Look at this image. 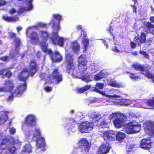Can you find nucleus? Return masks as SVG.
<instances>
[{"label":"nucleus","instance_id":"obj_58","mask_svg":"<svg viewBox=\"0 0 154 154\" xmlns=\"http://www.w3.org/2000/svg\"><path fill=\"white\" fill-rule=\"evenodd\" d=\"M44 89L47 92H50L52 90V88L51 87L48 86H46L44 87Z\"/></svg>","mask_w":154,"mask_h":154},{"label":"nucleus","instance_id":"obj_29","mask_svg":"<svg viewBox=\"0 0 154 154\" xmlns=\"http://www.w3.org/2000/svg\"><path fill=\"white\" fill-rule=\"evenodd\" d=\"M42 51L45 53H48L49 54L52 53V51L48 49V44L43 42L40 43Z\"/></svg>","mask_w":154,"mask_h":154},{"label":"nucleus","instance_id":"obj_9","mask_svg":"<svg viewBox=\"0 0 154 154\" xmlns=\"http://www.w3.org/2000/svg\"><path fill=\"white\" fill-rule=\"evenodd\" d=\"M93 126L92 122L86 121L81 123L79 126L78 129L81 133H88L92 130Z\"/></svg>","mask_w":154,"mask_h":154},{"label":"nucleus","instance_id":"obj_42","mask_svg":"<svg viewBox=\"0 0 154 154\" xmlns=\"http://www.w3.org/2000/svg\"><path fill=\"white\" fill-rule=\"evenodd\" d=\"M140 54L142 55L144 57L147 59H149V54L147 53L146 52L144 51H139Z\"/></svg>","mask_w":154,"mask_h":154},{"label":"nucleus","instance_id":"obj_48","mask_svg":"<svg viewBox=\"0 0 154 154\" xmlns=\"http://www.w3.org/2000/svg\"><path fill=\"white\" fill-rule=\"evenodd\" d=\"M9 37L10 39L14 38V39L17 38L16 34L12 32H9Z\"/></svg>","mask_w":154,"mask_h":154},{"label":"nucleus","instance_id":"obj_28","mask_svg":"<svg viewBox=\"0 0 154 154\" xmlns=\"http://www.w3.org/2000/svg\"><path fill=\"white\" fill-rule=\"evenodd\" d=\"M40 34L42 41L45 42L47 41L49 37L48 32L46 31H41Z\"/></svg>","mask_w":154,"mask_h":154},{"label":"nucleus","instance_id":"obj_46","mask_svg":"<svg viewBox=\"0 0 154 154\" xmlns=\"http://www.w3.org/2000/svg\"><path fill=\"white\" fill-rule=\"evenodd\" d=\"M93 91L95 92L98 93L99 94H100L103 96L105 95V94L104 92L103 91H101L99 90V89H98L96 88H94L93 89Z\"/></svg>","mask_w":154,"mask_h":154},{"label":"nucleus","instance_id":"obj_34","mask_svg":"<svg viewBox=\"0 0 154 154\" xmlns=\"http://www.w3.org/2000/svg\"><path fill=\"white\" fill-rule=\"evenodd\" d=\"M82 42L83 45L84 51L85 52L87 51V48L89 45V39L87 38H83Z\"/></svg>","mask_w":154,"mask_h":154},{"label":"nucleus","instance_id":"obj_47","mask_svg":"<svg viewBox=\"0 0 154 154\" xmlns=\"http://www.w3.org/2000/svg\"><path fill=\"white\" fill-rule=\"evenodd\" d=\"M12 75V72L10 70H7L4 74V76L7 78L11 77Z\"/></svg>","mask_w":154,"mask_h":154},{"label":"nucleus","instance_id":"obj_40","mask_svg":"<svg viewBox=\"0 0 154 154\" xmlns=\"http://www.w3.org/2000/svg\"><path fill=\"white\" fill-rule=\"evenodd\" d=\"M148 105L152 109H154V97L152 99L149 100L147 102Z\"/></svg>","mask_w":154,"mask_h":154},{"label":"nucleus","instance_id":"obj_59","mask_svg":"<svg viewBox=\"0 0 154 154\" xmlns=\"http://www.w3.org/2000/svg\"><path fill=\"white\" fill-rule=\"evenodd\" d=\"M16 12V10L14 8H12L9 11V14H12L15 13Z\"/></svg>","mask_w":154,"mask_h":154},{"label":"nucleus","instance_id":"obj_22","mask_svg":"<svg viewBox=\"0 0 154 154\" xmlns=\"http://www.w3.org/2000/svg\"><path fill=\"white\" fill-rule=\"evenodd\" d=\"M30 38L32 42L35 44L37 43L39 41V37L37 33L32 32L30 35Z\"/></svg>","mask_w":154,"mask_h":154},{"label":"nucleus","instance_id":"obj_20","mask_svg":"<svg viewBox=\"0 0 154 154\" xmlns=\"http://www.w3.org/2000/svg\"><path fill=\"white\" fill-rule=\"evenodd\" d=\"M110 147L106 144H103L97 152V154H106L109 151Z\"/></svg>","mask_w":154,"mask_h":154},{"label":"nucleus","instance_id":"obj_23","mask_svg":"<svg viewBox=\"0 0 154 154\" xmlns=\"http://www.w3.org/2000/svg\"><path fill=\"white\" fill-rule=\"evenodd\" d=\"M53 17L56 20L58 21V24H56L55 23H53V27L55 28L56 26L57 28L56 30L57 31L59 30L60 28L59 23L60 21L62 20V18L61 16L58 14H55L53 15Z\"/></svg>","mask_w":154,"mask_h":154},{"label":"nucleus","instance_id":"obj_44","mask_svg":"<svg viewBox=\"0 0 154 154\" xmlns=\"http://www.w3.org/2000/svg\"><path fill=\"white\" fill-rule=\"evenodd\" d=\"M104 87V84L102 83L97 82L95 85V87L98 89H103Z\"/></svg>","mask_w":154,"mask_h":154},{"label":"nucleus","instance_id":"obj_45","mask_svg":"<svg viewBox=\"0 0 154 154\" xmlns=\"http://www.w3.org/2000/svg\"><path fill=\"white\" fill-rule=\"evenodd\" d=\"M9 57L5 56L2 57H0V60L4 61H6L8 62L9 61Z\"/></svg>","mask_w":154,"mask_h":154},{"label":"nucleus","instance_id":"obj_11","mask_svg":"<svg viewBox=\"0 0 154 154\" xmlns=\"http://www.w3.org/2000/svg\"><path fill=\"white\" fill-rule=\"evenodd\" d=\"M119 118H116L113 122L115 127L118 128L125 126L124 122L127 120V116L122 113L119 114Z\"/></svg>","mask_w":154,"mask_h":154},{"label":"nucleus","instance_id":"obj_31","mask_svg":"<svg viewBox=\"0 0 154 154\" xmlns=\"http://www.w3.org/2000/svg\"><path fill=\"white\" fill-rule=\"evenodd\" d=\"M146 27V28L149 32L150 33H153L154 31L152 30V29L154 28V25L149 22H146V24L144 25Z\"/></svg>","mask_w":154,"mask_h":154},{"label":"nucleus","instance_id":"obj_26","mask_svg":"<svg viewBox=\"0 0 154 154\" xmlns=\"http://www.w3.org/2000/svg\"><path fill=\"white\" fill-rule=\"evenodd\" d=\"M72 45L71 48L74 52L78 53L80 50V45L76 41L72 42Z\"/></svg>","mask_w":154,"mask_h":154},{"label":"nucleus","instance_id":"obj_53","mask_svg":"<svg viewBox=\"0 0 154 154\" xmlns=\"http://www.w3.org/2000/svg\"><path fill=\"white\" fill-rule=\"evenodd\" d=\"M9 132L11 134H14L16 132V129L14 128H11L10 129Z\"/></svg>","mask_w":154,"mask_h":154},{"label":"nucleus","instance_id":"obj_55","mask_svg":"<svg viewBox=\"0 0 154 154\" xmlns=\"http://www.w3.org/2000/svg\"><path fill=\"white\" fill-rule=\"evenodd\" d=\"M38 26L39 27L42 28H46L47 27V25L45 23H39L38 24Z\"/></svg>","mask_w":154,"mask_h":154},{"label":"nucleus","instance_id":"obj_19","mask_svg":"<svg viewBox=\"0 0 154 154\" xmlns=\"http://www.w3.org/2000/svg\"><path fill=\"white\" fill-rule=\"evenodd\" d=\"M25 122L30 127H33L35 125V118L34 116L29 115L26 117Z\"/></svg>","mask_w":154,"mask_h":154},{"label":"nucleus","instance_id":"obj_12","mask_svg":"<svg viewBox=\"0 0 154 154\" xmlns=\"http://www.w3.org/2000/svg\"><path fill=\"white\" fill-rule=\"evenodd\" d=\"M5 86L2 87L3 91L11 92L14 88L13 81L11 80H5L4 84Z\"/></svg>","mask_w":154,"mask_h":154},{"label":"nucleus","instance_id":"obj_33","mask_svg":"<svg viewBox=\"0 0 154 154\" xmlns=\"http://www.w3.org/2000/svg\"><path fill=\"white\" fill-rule=\"evenodd\" d=\"M91 87V85H86L81 88H79L77 91L79 93H82L90 89Z\"/></svg>","mask_w":154,"mask_h":154},{"label":"nucleus","instance_id":"obj_8","mask_svg":"<svg viewBox=\"0 0 154 154\" xmlns=\"http://www.w3.org/2000/svg\"><path fill=\"white\" fill-rule=\"evenodd\" d=\"M40 130L36 129L33 134V138L36 139V143L38 148H41L45 146V141L44 138L41 137Z\"/></svg>","mask_w":154,"mask_h":154},{"label":"nucleus","instance_id":"obj_62","mask_svg":"<svg viewBox=\"0 0 154 154\" xmlns=\"http://www.w3.org/2000/svg\"><path fill=\"white\" fill-rule=\"evenodd\" d=\"M149 20L150 21V22L151 23H154V16H151L150 17Z\"/></svg>","mask_w":154,"mask_h":154},{"label":"nucleus","instance_id":"obj_39","mask_svg":"<svg viewBox=\"0 0 154 154\" xmlns=\"http://www.w3.org/2000/svg\"><path fill=\"white\" fill-rule=\"evenodd\" d=\"M22 152H26L28 153L31 152L32 151V148L31 146L27 145L24 146V148L22 151Z\"/></svg>","mask_w":154,"mask_h":154},{"label":"nucleus","instance_id":"obj_24","mask_svg":"<svg viewBox=\"0 0 154 154\" xmlns=\"http://www.w3.org/2000/svg\"><path fill=\"white\" fill-rule=\"evenodd\" d=\"M10 140H11L10 139L8 138L7 137H5L2 139V141L0 144V149L1 150H5L7 149L6 146L7 144L9 143Z\"/></svg>","mask_w":154,"mask_h":154},{"label":"nucleus","instance_id":"obj_25","mask_svg":"<svg viewBox=\"0 0 154 154\" xmlns=\"http://www.w3.org/2000/svg\"><path fill=\"white\" fill-rule=\"evenodd\" d=\"M110 120L109 118H105L100 124V126L103 128H108L109 125Z\"/></svg>","mask_w":154,"mask_h":154},{"label":"nucleus","instance_id":"obj_63","mask_svg":"<svg viewBox=\"0 0 154 154\" xmlns=\"http://www.w3.org/2000/svg\"><path fill=\"white\" fill-rule=\"evenodd\" d=\"M131 6L133 7V12H135V13H136V12H137V7H136V6L135 5H133V6H132L131 5Z\"/></svg>","mask_w":154,"mask_h":154},{"label":"nucleus","instance_id":"obj_27","mask_svg":"<svg viewBox=\"0 0 154 154\" xmlns=\"http://www.w3.org/2000/svg\"><path fill=\"white\" fill-rule=\"evenodd\" d=\"M108 85L111 87L118 88H121L123 87L122 83H117L115 81L111 80L109 82Z\"/></svg>","mask_w":154,"mask_h":154},{"label":"nucleus","instance_id":"obj_64","mask_svg":"<svg viewBox=\"0 0 154 154\" xmlns=\"http://www.w3.org/2000/svg\"><path fill=\"white\" fill-rule=\"evenodd\" d=\"M5 69H0V75H3Z\"/></svg>","mask_w":154,"mask_h":154},{"label":"nucleus","instance_id":"obj_2","mask_svg":"<svg viewBox=\"0 0 154 154\" xmlns=\"http://www.w3.org/2000/svg\"><path fill=\"white\" fill-rule=\"evenodd\" d=\"M87 63L86 55L85 54L81 55L78 57L77 73H79L80 75L85 74L88 68Z\"/></svg>","mask_w":154,"mask_h":154},{"label":"nucleus","instance_id":"obj_43","mask_svg":"<svg viewBox=\"0 0 154 154\" xmlns=\"http://www.w3.org/2000/svg\"><path fill=\"white\" fill-rule=\"evenodd\" d=\"M89 77L90 76L89 75L87 76L86 75H84L82 77V79L85 82L88 83L91 81Z\"/></svg>","mask_w":154,"mask_h":154},{"label":"nucleus","instance_id":"obj_49","mask_svg":"<svg viewBox=\"0 0 154 154\" xmlns=\"http://www.w3.org/2000/svg\"><path fill=\"white\" fill-rule=\"evenodd\" d=\"M30 10H28V8L26 9V8L24 7H22L20 8L18 10V13H21L24 12L25 11H28Z\"/></svg>","mask_w":154,"mask_h":154},{"label":"nucleus","instance_id":"obj_32","mask_svg":"<svg viewBox=\"0 0 154 154\" xmlns=\"http://www.w3.org/2000/svg\"><path fill=\"white\" fill-rule=\"evenodd\" d=\"M100 118V115L98 114L92 115L90 117L92 122L93 123H96L98 122Z\"/></svg>","mask_w":154,"mask_h":154},{"label":"nucleus","instance_id":"obj_41","mask_svg":"<svg viewBox=\"0 0 154 154\" xmlns=\"http://www.w3.org/2000/svg\"><path fill=\"white\" fill-rule=\"evenodd\" d=\"M68 124L70 126L73 127L77 124V122L73 119H71L69 120Z\"/></svg>","mask_w":154,"mask_h":154},{"label":"nucleus","instance_id":"obj_30","mask_svg":"<svg viewBox=\"0 0 154 154\" xmlns=\"http://www.w3.org/2000/svg\"><path fill=\"white\" fill-rule=\"evenodd\" d=\"M116 138L117 140L119 141H122L125 137V133L120 131L118 132L116 134Z\"/></svg>","mask_w":154,"mask_h":154},{"label":"nucleus","instance_id":"obj_54","mask_svg":"<svg viewBox=\"0 0 154 154\" xmlns=\"http://www.w3.org/2000/svg\"><path fill=\"white\" fill-rule=\"evenodd\" d=\"M7 2L5 0H0V6H4L6 5Z\"/></svg>","mask_w":154,"mask_h":154},{"label":"nucleus","instance_id":"obj_5","mask_svg":"<svg viewBox=\"0 0 154 154\" xmlns=\"http://www.w3.org/2000/svg\"><path fill=\"white\" fill-rule=\"evenodd\" d=\"M132 66L136 71H140L142 74L144 75L147 78L152 80L153 79L154 76L148 70H146L144 66L141 64H134Z\"/></svg>","mask_w":154,"mask_h":154},{"label":"nucleus","instance_id":"obj_10","mask_svg":"<svg viewBox=\"0 0 154 154\" xmlns=\"http://www.w3.org/2000/svg\"><path fill=\"white\" fill-rule=\"evenodd\" d=\"M51 76L52 77V79L55 80L57 83H59L63 80L62 75L59 73L57 69H54L53 70L51 75H49L48 77V81L50 82H52Z\"/></svg>","mask_w":154,"mask_h":154},{"label":"nucleus","instance_id":"obj_4","mask_svg":"<svg viewBox=\"0 0 154 154\" xmlns=\"http://www.w3.org/2000/svg\"><path fill=\"white\" fill-rule=\"evenodd\" d=\"M141 125L135 121H132L127 123L124 128L126 133L128 134L136 133L140 131Z\"/></svg>","mask_w":154,"mask_h":154},{"label":"nucleus","instance_id":"obj_35","mask_svg":"<svg viewBox=\"0 0 154 154\" xmlns=\"http://www.w3.org/2000/svg\"><path fill=\"white\" fill-rule=\"evenodd\" d=\"M105 74L102 71L100 72L94 76V79L96 80H99L100 79L104 77Z\"/></svg>","mask_w":154,"mask_h":154},{"label":"nucleus","instance_id":"obj_3","mask_svg":"<svg viewBox=\"0 0 154 154\" xmlns=\"http://www.w3.org/2000/svg\"><path fill=\"white\" fill-rule=\"evenodd\" d=\"M65 68L67 72L70 73L71 71L73 73L76 69L75 64L73 63V56L69 53L66 54L65 56Z\"/></svg>","mask_w":154,"mask_h":154},{"label":"nucleus","instance_id":"obj_57","mask_svg":"<svg viewBox=\"0 0 154 154\" xmlns=\"http://www.w3.org/2000/svg\"><path fill=\"white\" fill-rule=\"evenodd\" d=\"M112 50L115 52H118L120 51L118 50L117 47L116 46H114L112 48Z\"/></svg>","mask_w":154,"mask_h":154},{"label":"nucleus","instance_id":"obj_1","mask_svg":"<svg viewBox=\"0 0 154 154\" xmlns=\"http://www.w3.org/2000/svg\"><path fill=\"white\" fill-rule=\"evenodd\" d=\"M29 70L26 67L24 68L18 75V77L19 80L23 82V84L17 86L14 92L11 93L7 99L8 102L12 101L14 96L19 97L23 94V92L26 89L27 84L26 81L29 77H32L38 70V65L35 60H32L30 61L29 65Z\"/></svg>","mask_w":154,"mask_h":154},{"label":"nucleus","instance_id":"obj_61","mask_svg":"<svg viewBox=\"0 0 154 154\" xmlns=\"http://www.w3.org/2000/svg\"><path fill=\"white\" fill-rule=\"evenodd\" d=\"M81 36H83V38H87V34L86 32L84 31L82 32V33L81 35Z\"/></svg>","mask_w":154,"mask_h":154},{"label":"nucleus","instance_id":"obj_6","mask_svg":"<svg viewBox=\"0 0 154 154\" xmlns=\"http://www.w3.org/2000/svg\"><path fill=\"white\" fill-rule=\"evenodd\" d=\"M51 42L55 45H58L60 47H63L64 44V39L62 37H59L57 31L52 32L51 35L50 37Z\"/></svg>","mask_w":154,"mask_h":154},{"label":"nucleus","instance_id":"obj_18","mask_svg":"<svg viewBox=\"0 0 154 154\" xmlns=\"http://www.w3.org/2000/svg\"><path fill=\"white\" fill-rule=\"evenodd\" d=\"M103 136L104 140H112L116 136L115 133L112 131H103Z\"/></svg>","mask_w":154,"mask_h":154},{"label":"nucleus","instance_id":"obj_37","mask_svg":"<svg viewBox=\"0 0 154 154\" xmlns=\"http://www.w3.org/2000/svg\"><path fill=\"white\" fill-rule=\"evenodd\" d=\"M129 100L128 99H122L119 100V103L121 105H125L127 106L129 104Z\"/></svg>","mask_w":154,"mask_h":154},{"label":"nucleus","instance_id":"obj_14","mask_svg":"<svg viewBox=\"0 0 154 154\" xmlns=\"http://www.w3.org/2000/svg\"><path fill=\"white\" fill-rule=\"evenodd\" d=\"M145 131L148 132L149 134L154 135V122L147 121L145 122Z\"/></svg>","mask_w":154,"mask_h":154},{"label":"nucleus","instance_id":"obj_13","mask_svg":"<svg viewBox=\"0 0 154 154\" xmlns=\"http://www.w3.org/2000/svg\"><path fill=\"white\" fill-rule=\"evenodd\" d=\"M146 36V34L143 32H142L140 36L134 37V41L137 43V45L140 47L142 44L145 42Z\"/></svg>","mask_w":154,"mask_h":154},{"label":"nucleus","instance_id":"obj_17","mask_svg":"<svg viewBox=\"0 0 154 154\" xmlns=\"http://www.w3.org/2000/svg\"><path fill=\"white\" fill-rule=\"evenodd\" d=\"M49 54L53 62H59L62 60V57L59 52L57 51H56L54 52H52V53Z\"/></svg>","mask_w":154,"mask_h":154},{"label":"nucleus","instance_id":"obj_21","mask_svg":"<svg viewBox=\"0 0 154 154\" xmlns=\"http://www.w3.org/2000/svg\"><path fill=\"white\" fill-rule=\"evenodd\" d=\"M2 18L4 20L8 22L17 21L19 20V17L16 15L9 16L7 15H4Z\"/></svg>","mask_w":154,"mask_h":154},{"label":"nucleus","instance_id":"obj_51","mask_svg":"<svg viewBox=\"0 0 154 154\" xmlns=\"http://www.w3.org/2000/svg\"><path fill=\"white\" fill-rule=\"evenodd\" d=\"M130 45L131 48L134 49L136 47L137 43L136 42L135 43L133 41H131L130 43Z\"/></svg>","mask_w":154,"mask_h":154},{"label":"nucleus","instance_id":"obj_60","mask_svg":"<svg viewBox=\"0 0 154 154\" xmlns=\"http://www.w3.org/2000/svg\"><path fill=\"white\" fill-rule=\"evenodd\" d=\"M36 57L40 59L41 57V53L40 51H38L36 53Z\"/></svg>","mask_w":154,"mask_h":154},{"label":"nucleus","instance_id":"obj_16","mask_svg":"<svg viewBox=\"0 0 154 154\" xmlns=\"http://www.w3.org/2000/svg\"><path fill=\"white\" fill-rule=\"evenodd\" d=\"M79 147L85 151H88L90 149L89 144L85 138H82L79 142Z\"/></svg>","mask_w":154,"mask_h":154},{"label":"nucleus","instance_id":"obj_50","mask_svg":"<svg viewBox=\"0 0 154 154\" xmlns=\"http://www.w3.org/2000/svg\"><path fill=\"white\" fill-rule=\"evenodd\" d=\"M16 43V47H18L20 45V40L17 38L14 39Z\"/></svg>","mask_w":154,"mask_h":154},{"label":"nucleus","instance_id":"obj_56","mask_svg":"<svg viewBox=\"0 0 154 154\" xmlns=\"http://www.w3.org/2000/svg\"><path fill=\"white\" fill-rule=\"evenodd\" d=\"M107 30L108 31H109L110 32V33L111 34V35L113 36V39H115V37L114 35L111 32L112 31H113V29H112L111 26H110L109 27V29Z\"/></svg>","mask_w":154,"mask_h":154},{"label":"nucleus","instance_id":"obj_38","mask_svg":"<svg viewBox=\"0 0 154 154\" xmlns=\"http://www.w3.org/2000/svg\"><path fill=\"white\" fill-rule=\"evenodd\" d=\"M128 73H129L130 74V78L133 80L137 81L138 79H140V76H136L134 73L128 72Z\"/></svg>","mask_w":154,"mask_h":154},{"label":"nucleus","instance_id":"obj_52","mask_svg":"<svg viewBox=\"0 0 154 154\" xmlns=\"http://www.w3.org/2000/svg\"><path fill=\"white\" fill-rule=\"evenodd\" d=\"M152 41V38H149L148 39L147 41H146V42H145L146 43L145 45H146L147 46H149L150 45Z\"/></svg>","mask_w":154,"mask_h":154},{"label":"nucleus","instance_id":"obj_15","mask_svg":"<svg viewBox=\"0 0 154 154\" xmlns=\"http://www.w3.org/2000/svg\"><path fill=\"white\" fill-rule=\"evenodd\" d=\"M151 143L149 139H143L140 142V146L144 149L149 150L151 148Z\"/></svg>","mask_w":154,"mask_h":154},{"label":"nucleus","instance_id":"obj_36","mask_svg":"<svg viewBox=\"0 0 154 154\" xmlns=\"http://www.w3.org/2000/svg\"><path fill=\"white\" fill-rule=\"evenodd\" d=\"M8 119V115L7 113H5L3 116H0V125L4 124Z\"/></svg>","mask_w":154,"mask_h":154},{"label":"nucleus","instance_id":"obj_7","mask_svg":"<svg viewBox=\"0 0 154 154\" xmlns=\"http://www.w3.org/2000/svg\"><path fill=\"white\" fill-rule=\"evenodd\" d=\"M10 139L11 140V144L13 145L11 146L8 147V152H6L5 154H14L15 153L17 149L15 146H17V147H20L21 145V142L17 139H14L13 137H11Z\"/></svg>","mask_w":154,"mask_h":154}]
</instances>
